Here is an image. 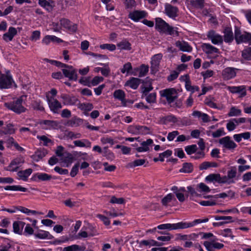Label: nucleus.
Returning <instances> with one entry per match:
<instances>
[{"instance_id":"nucleus-1","label":"nucleus","mask_w":251,"mask_h":251,"mask_svg":"<svg viewBox=\"0 0 251 251\" xmlns=\"http://www.w3.org/2000/svg\"><path fill=\"white\" fill-rule=\"evenodd\" d=\"M155 22V27L159 32L174 37L179 35L177 27L170 25L161 18H156Z\"/></svg>"},{"instance_id":"nucleus-2","label":"nucleus","mask_w":251,"mask_h":251,"mask_svg":"<svg viewBox=\"0 0 251 251\" xmlns=\"http://www.w3.org/2000/svg\"><path fill=\"white\" fill-rule=\"evenodd\" d=\"M26 96L23 95L13 101L5 103V107L17 114L25 112L26 108L23 105Z\"/></svg>"},{"instance_id":"nucleus-3","label":"nucleus","mask_w":251,"mask_h":251,"mask_svg":"<svg viewBox=\"0 0 251 251\" xmlns=\"http://www.w3.org/2000/svg\"><path fill=\"white\" fill-rule=\"evenodd\" d=\"M234 38L238 44L241 43H249L251 45V33L245 32L242 34L240 28L236 26H235Z\"/></svg>"},{"instance_id":"nucleus-4","label":"nucleus","mask_w":251,"mask_h":251,"mask_svg":"<svg viewBox=\"0 0 251 251\" xmlns=\"http://www.w3.org/2000/svg\"><path fill=\"white\" fill-rule=\"evenodd\" d=\"M162 97L165 98L167 102L171 104L174 102L177 98V92L175 88H168L163 90L160 92Z\"/></svg>"},{"instance_id":"nucleus-5","label":"nucleus","mask_w":251,"mask_h":251,"mask_svg":"<svg viewBox=\"0 0 251 251\" xmlns=\"http://www.w3.org/2000/svg\"><path fill=\"white\" fill-rule=\"evenodd\" d=\"M14 85L17 87V85L14 82L12 76L8 74L6 75L2 74L0 76V89H8Z\"/></svg>"},{"instance_id":"nucleus-6","label":"nucleus","mask_w":251,"mask_h":251,"mask_svg":"<svg viewBox=\"0 0 251 251\" xmlns=\"http://www.w3.org/2000/svg\"><path fill=\"white\" fill-rule=\"evenodd\" d=\"M24 162L25 160L23 157H17L12 160L9 165L4 168V170L10 172H16Z\"/></svg>"},{"instance_id":"nucleus-7","label":"nucleus","mask_w":251,"mask_h":251,"mask_svg":"<svg viewBox=\"0 0 251 251\" xmlns=\"http://www.w3.org/2000/svg\"><path fill=\"white\" fill-rule=\"evenodd\" d=\"M62 72L64 76L68 78L70 80H77L76 71L72 66L68 65L65 68L62 69Z\"/></svg>"},{"instance_id":"nucleus-8","label":"nucleus","mask_w":251,"mask_h":251,"mask_svg":"<svg viewBox=\"0 0 251 251\" xmlns=\"http://www.w3.org/2000/svg\"><path fill=\"white\" fill-rule=\"evenodd\" d=\"M47 101L50 110L53 113H59L60 109L62 108L61 103L56 99L53 98H49L48 96Z\"/></svg>"},{"instance_id":"nucleus-9","label":"nucleus","mask_w":251,"mask_h":251,"mask_svg":"<svg viewBox=\"0 0 251 251\" xmlns=\"http://www.w3.org/2000/svg\"><path fill=\"white\" fill-rule=\"evenodd\" d=\"M219 143L222 145L223 148L229 150H234L237 147L236 143L232 140L230 137L228 136L220 139L219 141Z\"/></svg>"},{"instance_id":"nucleus-10","label":"nucleus","mask_w":251,"mask_h":251,"mask_svg":"<svg viewBox=\"0 0 251 251\" xmlns=\"http://www.w3.org/2000/svg\"><path fill=\"white\" fill-rule=\"evenodd\" d=\"M178 9L170 4L166 3L165 5V13L173 19H175L178 16Z\"/></svg>"},{"instance_id":"nucleus-11","label":"nucleus","mask_w":251,"mask_h":251,"mask_svg":"<svg viewBox=\"0 0 251 251\" xmlns=\"http://www.w3.org/2000/svg\"><path fill=\"white\" fill-rule=\"evenodd\" d=\"M163 55L162 53H158L154 55L151 59V71L153 73H156L158 69L159 64L162 59Z\"/></svg>"},{"instance_id":"nucleus-12","label":"nucleus","mask_w":251,"mask_h":251,"mask_svg":"<svg viewBox=\"0 0 251 251\" xmlns=\"http://www.w3.org/2000/svg\"><path fill=\"white\" fill-rule=\"evenodd\" d=\"M207 38L215 45L221 44L223 42V37L214 30H210L208 32Z\"/></svg>"},{"instance_id":"nucleus-13","label":"nucleus","mask_w":251,"mask_h":251,"mask_svg":"<svg viewBox=\"0 0 251 251\" xmlns=\"http://www.w3.org/2000/svg\"><path fill=\"white\" fill-rule=\"evenodd\" d=\"M60 25L70 31L75 32L77 29L76 24H72L68 19L63 18L60 20Z\"/></svg>"},{"instance_id":"nucleus-14","label":"nucleus","mask_w":251,"mask_h":251,"mask_svg":"<svg viewBox=\"0 0 251 251\" xmlns=\"http://www.w3.org/2000/svg\"><path fill=\"white\" fill-rule=\"evenodd\" d=\"M227 89L231 93H240L241 97H245L247 95L246 86L241 85L239 86H227Z\"/></svg>"},{"instance_id":"nucleus-15","label":"nucleus","mask_w":251,"mask_h":251,"mask_svg":"<svg viewBox=\"0 0 251 251\" xmlns=\"http://www.w3.org/2000/svg\"><path fill=\"white\" fill-rule=\"evenodd\" d=\"M147 13L144 11L135 10L129 14V18L135 22L147 16Z\"/></svg>"},{"instance_id":"nucleus-16","label":"nucleus","mask_w":251,"mask_h":251,"mask_svg":"<svg viewBox=\"0 0 251 251\" xmlns=\"http://www.w3.org/2000/svg\"><path fill=\"white\" fill-rule=\"evenodd\" d=\"M214 218L216 220H224V221H221L217 223H213V226L215 227L216 226H220L224 224H227L230 222H233L232 217L231 216H215Z\"/></svg>"},{"instance_id":"nucleus-17","label":"nucleus","mask_w":251,"mask_h":251,"mask_svg":"<svg viewBox=\"0 0 251 251\" xmlns=\"http://www.w3.org/2000/svg\"><path fill=\"white\" fill-rule=\"evenodd\" d=\"M236 75L235 69L233 68H226L222 72L223 77L225 80H229L234 77Z\"/></svg>"},{"instance_id":"nucleus-18","label":"nucleus","mask_w":251,"mask_h":251,"mask_svg":"<svg viewBox=\"0 0 251 251\" xmlns=\"http://www.w3.org/2000/svg\"><path fill=\"white\" fill-rule=\"evenodd\" d=\"M113 97L115 99L120 100L123 106L126 105V101L125 99L126 94L124 91L121 89L115 90L113 93Z\"/></svg>"},{"instance_id":"nucleus-19","label":"nucleus","mask_w":251,"mask_h":251,"mask_svg":"<svg viewBox=\"0 0 251 251\" xmlns=\"http://www.w3.org/2000/svg\"><path fill=\"white\" fill-rule=\"evenodd\" d=\"M39 123L40 125H44L46 126L47 127H44L46 129H55L59 126L58 122L53 120H42Z\"/></svg>"},{"instance_id":"nucleus-20","label":"nucleus","mask_w":251,"mask_h":251,"mask_svg":"<svg viewBox=\"0 0 251 251\" xmlns=\"http://www.w3.org/2000/svg\"><path fill=\"white\" fill-rule=\"evenodd\" d=\"M224 39L226 43H231L234 39V35L231 27H226L224 31Z\"/></svg>"},{"instance_id":"nucleus-21","label":"nucleus","mask_w":251,"mask_h":251,"mask_svg":"<svg viewBox=\"0 0 251 251\" xmlns=\"http://www.w3.org/2000/svg\"><path fill=\"white\" fill-rule=\"evenodd\" d=\"M201 47L203 51L208 54L219 52V49L209 44H203Z\"/></svg>"},{"instance_id":"nucleus-22","label":"nucleus","mask_w":251,"mask_h":251,"mask_svg":"<svg viewBox=\"0 0 251 251\" xmlns=\"http://www.w3.org/2000/svg\"><path fill=\"white\" fill-rule=\"evenodd\" d=\"M25 223L23 221H15L13 224V231L17 234L21 235Z\"/></svg>"},{"instance_id":"nucleus-23","label":"nucleus","mask_w":251,"mask_h":251,"mask_svg":"<svg viewBox=\"0 0 251 251\" xmlns=\"http://www.w3.org/2000/svg\"><path fill=\"white\" fill-rule=\"evenodd\" d=\"M60 97L63 100L65 105H74L77 101V99L75 97H71L65 94H62Z\"/></svg>"},{"instance_id":"nucleus-24","label":"nucleus","mask_w":251,"mask_h":251,"mask_svg":"<svg viewBox=\"0 0 251 251\" xmlns=\"http://www.w3.org/2000/svg\"><path fill=\"white\" fill-rule=\"evenodd\" d=\"M47 151L45 149H39L37 150L34 154L31 156V158L36 162L39 161L44 157L47 154Z\"/></svg>"},{"instance_id":"nucleus-25","label":"nucleus","mask_w":251,"mask_h":251,"mask_svg":"<svg viewBox=\"0 0 251 251\" xmlns=\"http://www.w3.org/2000/svg\"><path fill=\"white\" fill-rule=\"evenodd\" d=\"M176 46L182 51L190 52L192 50V48L186 42L177 41L176 43Z\"/></svg>"},{"instance_id":"nucleus-26","label":"nucleus","mask_w":251,"mask_h":251,"mask_svg":"<svg viewBox=\"0 0 251 251\" xmlns=\"http://www.w3.org/2000/svg\"><path fill=\"white\" fill-rule=\"evenodd\" d=\"M160 121L164 125H167L170 123L175 124L178 121L177 117L173 115H169L164 116L161 118Z\"/></svg>"},{"instance_id":"nucleus-27","label":"nucleus","mask_w":251,"mask_h":251,"mask_svg":"<svg viewBox=\"0 0 251 251\" xmlns=\"http://www.w3.org/2000/svg\"><path fill=\"white\" fill-rule=\"evenodd\" d=\"M34 178L35 179L37 178L40 181H50L52 178L55 179V177H52L51 175H48L46 173H38L34 176Z\"/></svg>"},{"instance_id":"nucleus-28","label":"nucleus","mask_w":251,"mask_h":251,"mask_svg":"<svg viewBox=\"0 0 251 251\" xmlns=\"http://www.w3.org/2000/svg\"><path fill=\"white\" fill-rule=\"evenodd\" d=\"M32 169L29 168L24 171H20L18 172L17 175L19 178L24 180L26 181L28 177L31 174Z\"/></svg>"},{"instance_id":"nucleus-29","label":"nucleus","mask_w":251,"mask_h":251,"mask_svg":"<svg viewBox=\"0 0 251 251\" xmlns=\"http://www.w3.org/2000/svg\"><path fill=\"white\" fill-rule=\"evenodd\" d=\"M140 84V79L138 78L132 77L130 80H128L126 85L129 86L130 88L136 89L138 88Z\"/></svg>"},{"instance_id":"nucleus-30","label":"nucleus","mask_w":251,"mask_h":251,"mask_svg":"<svg viewBox=\"0 0 251 251\" xmlns=\"http://www.w3.org/2000/svg\"><path fill=\"white\" fill-rule=\"evenodd\" d=\"M35 236L37 238L41 239H52L53 238V236L50 234L48 231L44 230H41L38 233L35 234Z\"/></svg>"},{"instance_id":"nucleus-31","label":"nucleus","mask_w":251,"mask_h":251,"mask_svg":"<svg viewBox=\"0 0 251 251\" xmlns=\"http://www.w3.org/2000/svg\"><path fill=\"white\" fill-rule=\"evenodd\" d=\"M15 129L14 127V125L11 123L6 125V126L2 128V132L4 134H13L15 132Z\"/></svg>"},{"instance_id":"nucleus-32","label":"nucleus","mask_w":251,"mask_h":251,"mask_svg":"<svg viewBox=\"0 0 251 251\" xmlns=\"http://www.w3.org/2000/svg\"><path fill=\"white\" fill-rule=\"evenodd\" d=\"M74 144L75 146L79 147L90 148L91 146V143L87 139L75 140L74 141Z\"/></svg>"},{"instance_id":"nucleus-33","label":"nucleus","mask_w":251,"mask_h":251,"mask_svg":"<svg viewBox=\"0 0 251 251\" xmlns=\"http://www.w3.org/2000/svg\"><path fill=\"white\" fill-rule=\"evenodd\" d=\"M173 229H185L191 227L190 223L179 222L176 224H173Z\"/></svg>"},{"instance_id":"nucleus-34","label":"nucleus","mask_w":251,"mask_h":251,"mask_svg":"<svg viewBox=\"0 0 251 251\" xmlns=\"http://www.w3.org/2000/svg\"><path fill=\"white\" fill-rule=\"evenodd\" d=\"M242 57L245 60L251 61V47H247L242 51Z\"/></svg>"},{"instance_id":"nucleus-35","label":"nucleus","mask_w":251,"mask_h":251,"mask_svg":"<svg viewBox=\"0 0 251 251\" xmlns=\"http://www.w3.org/2000/svg\"><path fill=\"white\" fill-rule=\"evenodd\" d=\"M4 189L5 190L20 191L24 192H26L27 190V188L21 185L6 186L4 187Z\"/></svg>"},{"instance_id":"nucleus-36","label":"nucleus","mask_w":251,"mask_h":251,"mask_svg":"<svg viewBox=\"0 0 251 251\" xmlns=\"http://www.w3.org/2000/svg\"><path fill=\"white\" fill-rule=\"evenodd\" d=\"M131 44L127 41L123 40L117 44V46L121 50H130L131 49Z\"/></svg>"},{"instance_id":"nucleus-37","label":"nucleus","mask_w":251,"mask_h":251,"mask_svg":"<svg viewBox=\"0 0 251 251\" xmlns=\"http://www.w3.org/2000/svg\"><path fill=\"white\" fill-rule=\"evenodd\" d=\"M141 244L144 245L145 246H161L163 245L162 243L158 242L152 239L149 240H143L141 242Z\"/></svg>"},{"instance_id":"nucleus-38","label":"nucleus","mask_w":251,"mask_h":251,"mask_svg":"<svg viewBox=\"0 0 251 251\" xmlns=\"http://www.w3.org/2000/svg\"><path fill=\"white\" fill-rule=\"evenodd\" d=\"M237 175V168L235 166L230 167L227 172V176L230 180H233Z\"/></svg>"},{"instance_id":"nucleus-39","label":"nucleus","mask_w":251,"mask_h":251,"mask_svg":"<svg viewBox=\"0 0 251 251\" xmlns=\"http://www.w3.org/2000/svg\"><path fill=\"white\" fill-rule=\"evenodd\" d=\"M193 170V165L190 163H184L183 164L182 168L180 170V172L189 173Z\"/></svg>"},{"instance_id":"nucleus-40","label":"nucleus","mask_w":251,"mask_h":251,"mask_svg":"<svg viewBox=\"0 0 251 251\" xmlns=\"http://www.w3.org/2000/svg\"><path fill=\"white\" fill-rule=\"evenodd\" d=\"M173 199L175 201L176 200L174 195L172 193H170L162 199L161 202L163 205L167 206L168 203Z\"/></svg>"},{"instance_id":"nucleus-41","label":"nucleus","mask_w":251,"mask_h":251,"mask_svg":"<svg viewBox=\"0 0 251 251\" xmlns=\"http://www.w3.org/2000/svg\"><path fill=\"white\" fill-rule=\"evenodd\" d=\"M219 234L223 236L226 237H230L231 239H233L234 236L233 235L231 229L230 228H225L223 230L219 231Z\"/></svg>"},{"instance_id":"nucleus-42","label":"nucleus","mask_w":251,"mask_h":251,"mask_svg":"<svg viewBox=\"0 0 251 251\" xmlns=\"http://www.w3.org/2000/svg\"><path fill=\"white\" fill-rule=\"evenodd\" d=\"M220 178L219 174H211L207 176L205 178V180L209 182L216 181L219 183Z\"/></svg>"},{"instance_id":"nucleus-43","label":"nucleus","mask_w":251,"mask_h":251,"mask_svg":"<svg viewBox=\"0 0 251 251\" xmlns=\"http://www.w3.org/2000/svg\"><path fill=\"white\" fill-rule=\"evenodd\" d=\"M198 148L195 144L187 146L185 147V151L188 155L196 152Z\"/></svg>"},{"instance_id":"nucleus-44","label":"nucleus","mask_w":251,"mask_h":251,"mask_svg":"<svg viewBox=\"0 0 251 251\" xmlns=\"http://www.w3.org/2000/svg\"><path fill=\"white\" fill-rule=\"evenodd\" d=\"M241 110L239 109L236 108L235 107H231L229 112L228 113L229 117L237 116L241 115Z\"/></svg>"},{"instance_id":"nucleus-45","label":"nucleus","mask_w":251,"mask_h":251,"mask_svg":"<svg viewBox=\"0 0 251 251\" xmlns=\"http://www.w3.org/2000/svg\"><path fill=\"white\" fill-rule=\"evenodd\" d=\"M79 83L87 86L89 87H91V77H81L78 80Z\"/></svg>"},{"instance_id":"nucleus-46","label":"nucleus","mask_w":251,"mask_h":251,"mask_svg":"<svg viewBox=\"0 0 251 251\" xmlns=\"http://www.w3.org/2000/svg\"><path fill=\"white\" fill-rule=\"evenodd\" d=\"M191 4L196 8L202 9L204 7V0H193Z\"/></svg>"},{"instance_id":"nucleus-47","label":"nucleus","mask_w":251,"mask_h":251,"mask_svg":"<svg viewBox=\"0 0 251 251\" xmlns=\"http://www.w3.org/2000/svg\"><path fill=\"white\" fill-rule=\"evenodd\" d=\"M83 120L78 118H74L71 119L69 124L72 126H77L82 123Z\"/></svg>"},{"instance_id":"nucleus-48","label":"nucleus","mask_w":251,"mask_h":251,"mask_svg":"<svg viewBox=\"0 0 251 251\" xmlns=\"http://www.w3.org/2000/svg\"><path fill=\"white\" fill-rule=\"evenodd\" d=\"M39 4L50 11L52 9V6L47 0H39Z\"/></svg>"},{"instance_id":"nucleus-49","label":"nucleus","mask_w":251,"mask_h":251,"mask_svg":"<svg viewBox=\"0 0 251 251\" xmlns=\"http://www.w3.org/2000/svg\"><path fill=\"white\" fill-rule=\"evenodd\" d=\"M103 156L108 159H113L114 158V155L113 152L108 150L107 147L103 148Z\"/></svg>"},{"instance_id":"nucleus-50","label":"nucleus","mask_w":251,"mask_h":251,"mask_svg":"<svg viewBox=\"0 0 251 251\" xmlns=\"http://www.w3.org/2000/svg\"><path fill=\"white\" fill-rule=\"evenodd\" d=\"M79 108L82 110L90 111L93 108V105L90 103H83L80 104Z\"/></svg>"},{"instance_id":"nucleus-51","label":"nucleus","mask_w":251,"mask_h":251,"mask_svg":"<svg viewBox=\"0 0 251 251\" xmlns=\"http://www.w3.org/2000/svg\"><path fill=\"white\" fill-rule=\"evenodd\" d=\"M103 77L102 76H96L91 80V87L98 85L100 82L103 81Z\"/></svg>"},{"instance_id":"nucleus-52","label":"nucleus","mask_w":251,"mask_h":251,"mask_svg":"<svg viewBox=\"0 0 251 251\" xmlns=\"http://www.w3.org/2000/svg\"><path fill=\"white\" fill-rule=\"evenodd\" d=\"M149 71V67L145 64H142L140 69L139 74V77H143L145 76Z\"/></svg>"},{"instance_id":"nucleus-53","label":"nucleus","mask_w":251,"mask_h":251,"mask_svg":"<svg viewBox=\"0 0 251 251\" xmlns=\"http://www.w3.org/2000/svg\"><path fill=\"white\" fill-rule=\"evenodd\" d=\"M226 133L224 131V128L222 127L217 129L212 133V136L213 138H218L221 136L226 135Z\"/></svg>"},{"instance_id":"nucleus-54","label":"nucleus","mask_w":251,"mask_h":251,"mask_svg":"<svg viewBox=\"0 0 251 251\" xmlns=\"http://www.w3.org/2000/svg\"><path fill=\"white\" fill-rule=\"evenodd\" d=\"M101 49H107L110 51H114L116 50V46L112 44H103L100 46Z\"/></svg>"},{"instance_id":"nucleus-55","label":"nucleus","mask_w":251,"mask_h":251,"mask_svg":"<svg viewBox=\"0 0 251 251\" xmlns=\"http://www.w3.org/2000/svg\"><path fill=\"white\" fill-rule=\"evenodd\" d=\"M146 96V100L149 103H154L156 101V95L155 93H152Z\"/></svg>"},{"instance_id":"nucleus-56","label":"nucleus","mask_w":251,"mask_h":251,"mask_svg":"<svg viewBox=\"0 0 251 251\" xmlns=\"http://www.w3.org/2000/svg\"><path fill=\"white\" fill-rule=\"evenodd\" d=\"M172 151L170 150H168L165 151L164 152H163L161 153H160L159 155V161H160L161 162L164 161L165 157L167 158V157L170 156L172 155Z\"/></svg>"},{"instance_id":"nucleus-57","label":"nucleus","mask_w":251,"mask_h":251,"mask_svg":"<svg viewBox=\"0 0 251 251\" xmlns=\"http://www.w3.org/2000/svg\"><path fill=\"white\" fill-rule=\"evenodd\" d=\"M37 138L40 140L43 141V145L45 146H48L49 143H52V140L48 138L45 135L37 136Z\"/></svg>"},{"instance_id":"nucleus-58","label":"nucleus","mask_w":251,"mask_h":251,"mask_svg":"<svg viewBox=\"0 0 251 251\" xmlns=\"http://www.w3.org/2000/svg\"><path fill=\"white\" fill-rule=\"evenodd\" d=\"M146 162L145 159H137L129 164L130 167H135L143 165Z\"/></svg>"},{"instance_id":"nucleus-59","label":"nucleus","mask_w":251,"mask_h":251,"mask_svg":"<svg viewBox=\"0 0 251 251\" xmlns=\"http://www.w3.org/2000/svg\"><path fill=\"white\" fill-rule=\"evenodd\" d=\"M219 183H227L230 184L234 183V181L233 180H230L227 177V176H224L223 177L221 176L220 175V178L219 179Z\"/></svg>"},{"instance_id":"nucleus-60","label":"nucleus","mask_w":251,"mask_h":251,"mask_svg":"<svg viewBox=\"0 0 251 251\" xmlns=\"http://www.w3.org/2000/svg\"><path fill=\"white\" fill-rule=\"evenodd\" d=\"M127 131L134 135L139 134V126H129L127 128Z\"/></svg>"},{"instance_id":"nucleus-61","label":"nucleus","mask_w":251,"mask_h":251,"mask_svg":"<svg viewBox=\"0 0 251 251\" xmlns=\"http://www.w3.org/2000/svg\"><path fill=\"white\" fill-rule=\"evenodd\" d=\"M236 127V125L233 119L230 120L226 124V128L229 131L234 130Z\"/></svg>"},{"instance_id":"nucleus-62","label":"nucleus","mask_w":251,"mask_h":251,"mask_svg":"<svg viewBox=\"0 0 251 251\" xmlns=\"http://www.w3.org/2000/svg\"><path fill=\"white\" fill-rule=\"evenodd\" d=\"M32 107L34 109L40 110V111H44V108L42 105L41 102L40 101H34L32 103Z\"/></svg>"},{"instance_id":"nucleus-63","label":"nucleus","mask_w":251,"mask_h":251,"mask_svg":"<svg viewBox=\"0 0 251 251\" xmlns=\"http://www.w3.org/2000/svg\"><path fill=\"white\" fill-rule=\"evenodd\" d=\"M34 230L33 228L30 226V225L27 224L26 225L24 234L25 235H30L33 234Z\"/></svg>"},{"instance_id":"nucleus-64","label":"nucleus","mask_w":251,"mask_h":251,"mask_svg":"<svg viewBox=\"0 0 251 251\" xmlns=\"http://www.w3.org/2000/svg\"><path fill=\"white\" fill-rule=\"evenodd\" d=\"M79 250V246L77 245H73L65 247L63 251H78Z\"/></svg>"}]
</instances>
